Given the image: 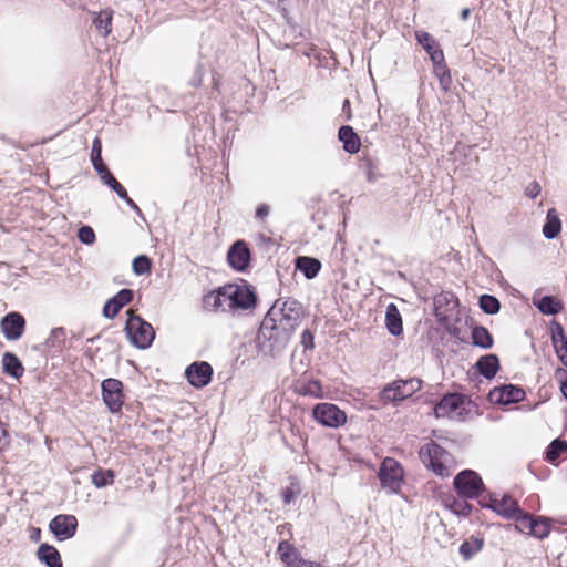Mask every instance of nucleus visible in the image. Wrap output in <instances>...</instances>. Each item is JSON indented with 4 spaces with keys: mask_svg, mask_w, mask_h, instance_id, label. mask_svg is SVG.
Here are the masks:
<instances>
[{
    "mask_svg": "<svg viewBox=\"0 0 567 567\" xmlns=\"http://www.w3.org/2000/svg\"><path fill=\"white\" fill-rule=\"evenodd\" d=\"M526 398L525 390L515 384H503L495 386L488 393V400L493 404L508 405L513 403H519Z\"/></svg>",
    "mask_w": 567,
    "mask_h": 567,
    "instance_id": "nucleus-13",
    "label": "nucleus"
},
{
    "mask_svg": "<svg viewBox=\"0 0 567 567\" xmlns=\"http://www.w3.org/2000/svg\"><path fill=\"white\" fill-rule=\"evenodd\" d=\"M124 330L131 343L137 349H148L155 339V330L152 324L131 311H127Z\"/></svg>",
    "mask_w": 567,
    "mask_h": 567,
    "instance_id": "nucleus-3",
    "label": "nucleus"
},
{
    "mask_svg": "<svg viewBox=\"0 0 567 567\" xmlns=\"http://www.w3.org/2000/svg\"><path fill=\"white\" fill-rule=\"evenodd\" d=\"M550 338L555 349V353L564 369H567V336L564 327L556 320L550 322Z\"/></svg>",
    "mask_w": 567,
    "mask_h": 567,
    "instance_id": "nucleus-20",
    "label": "nucleus"
},
{
    "mask_svg": "<svg viewBox=\"0 0 567 567\" xmlns=\"http://www.w3.org/2000/svg\"><path fill=\"white\" fill-rule=\"evenodd\" d=\"M419 457L426 468L441 477L450 476V470L446 463L451 460V454L436 442L432 441L424 444L419 452Z\"/></svg>",
    "mask_w": 567,
    "mask_h": 567,
    "instance_id": "nucleus-5",
    "label": "nucleus"
},
{
    "mask_svg": "<svg viewBox=\"0 0 567 567\" xmlns=\"http://www.w3.org/2000/svg\"><path fill=\"white\" fill-rule=\"evenodd\" d=\"M415 38L427 54L440 48L439 42L426 31H416Z\"/></svg>",
    "mask_w": 567,
    "mask_h": 567,
    "instance_id": "nucleus-46",
    "label": "nucleus"
},
{
    "mask_svg": "<svg viewBox=\"0 0 567 567\" xmlns=\"http://www.w3.org/2000/svg\"><path fill=\"white\" fill-rule=\"evenodd\" d=\"M102 400L111 413H118L124 404L123 383L107 378L101 383Z\"/></svg>",
    "mask_w": 567,
    "mask_h": 567,
    "instance_id": "nucleus-10",
    "label": "nucleus"
},
{
    "mask_svg": "<svg viewBox=\"0 0 567 567\" xmlns=\"http://www.w3.org/2000/svg\"><path fill=\"white\" fill-rule=\"evenodd\" d=\"M102 157V143L99 137H95L92 143L91 161Z\"/></svg>",
    "mask_w": 567,
    "mask_h": 567,
    "instance_id": "nucleus-55",
    "label": "nucleus"
},
{
    "mask_svg": "<svg viewBox=\"0 0 567 567\" xmlns=\"http://www.w3.org/2000/svg\"><path fill=\"white\" fill-rule=\"evenodd\" d=\"M113 14L114 11L111 8L103 9L99 12H92V23L103 38H106L112 32Z\"/></svg>",
    "mask_w": 567,
    "mask_h": 567,
    "instance_id": "nucleus-25",
    "label": "nucleus"
},
{
    "mask_svg": "<svg viewBox=\"0 0 567 567\" xmlns=\"http://www.w3.org/2000/svg\"><path fill=\"white\" fill-rule=\"evenodd\" d=\"M468 498H455L447 499L445 506L455 515L468 517L473 511V505L467 502Z\"/></svg>",
    "mask_w": 567,
    "mask_h": 567,
    "instance_id": "nucleus-36",
    "label": "nucleus"
},
{
    "mask_svg": "<svg viewBox=\"0 0 567 567\" xmlns=\"http://www.w3.org/2000/svg\"><path fill=\"white\" fill-rule=\"evenodd\" d=\"M470 16V9H463L462 12H461V18L463 20L467 19V17Z\"/></svg>",
    "mask_w": 567,
    "mask_h": 567,
    "instance_id": "nucleus-60",
    "label": "nucleus"
},
{
    "mask_svg": "<svg viewBox=\"0 0 567 567\" xmlns=\"http://www.w3.org/2000/svg\"><path fill=\"white\" fill-rule=\"evenodd\" d=\"M270 213V208L267 204H260L257 208H256V213H255V216L257 219H264L266 218Z\"/></svg>",
    "mask_w": 567,
    "mask_h": 567,
    "instance_id": "nucleus-57",
    "label": "nucleus"
},
{
    "mask_svg": "<svg viewBox=\"0 0 567 567\" xmlns=\"http://www.w3.org/2000/svg\"><path fill=\"white\" fill-rule=\"evenodd\" d=\"M433 72L439 80L441 90L445 93L449 92L452 85V76L449 66L446 64L436 66L433 69Z\"/></svg>",
    "mask_w": 567,
    "mask_h": 567,
    "instance_id": "nucleus-43",
    "label": "nucleus"
},
{
    "mask_svg": "<svg viewBox=\"0 0 567 567\" xmlns=\"http://www.w3.org/2000/svg\"><path fill=\"white\" fill-rule=\"evenodd\" d=\"M451 315H445L442 317L436 318L437 322L446 330V332L457 339L463 341L462 338V328L458 326L461 318L456 317L454 320H452Z\"/></svg>",
    "mask_w": 567,
    "mask_h": 567,
    "instance_id": "nucleus-38",
    "label": "nucleus"
},
{
    "mask_svg": "<svg viewBox=\"0 0 567 567\" xmlns=\"http://www.w3.org/2000/svg\"><path fill=\"white\" fill-rule=\"evenodd\" d=\"M133 272L137 276L146 275L152 269V260L146 255H138L132 261Z\"/></svg>",
    "mask_w": 567,
    "mask_h": 567,
    "instance_id": "nucleus-45",
    "label": "nucleus"
},
{
    "mask_svg": "<svg viewBox=\"0 0 567 567\" xmlns=\"http://www.w3.org/2000/svg\"><path fill=\"white\" fill-rule=\"evenodd\" d=\"M293 333L276 319L265 316L256 337L257 349L264 355L278 358L287 349Z\"/></svg>",
    "mask_w": 567,
    "mask_h": 567,
    "instance_id": "nucleus-1",
    "label": "nucleus"
},
{
    "mask_svg": "<svg viewBox=\"0 0 567 567\" xmlns=\"http://www.w3.org/2000/svg\"><path fill=\"white\" fill-rule=\"evenodd\" d=\"M250 260L251 254L244 240H237L230 246L227 252V261L233 269L245 271L249 267Z\"/></svg>",
    "mask_w": 567,
    "mask_h": 567,
    "instance_id": "nucleus-18",
    "label": "nucleus"
},
{
    "mask_svg": "<svg viewBox=\"0 0 567 567\" xmlns=\"http://www.w3.org/2000/svg\"><path fill=\"white\" fill-rule=\"evenodd\" d=\"M472 343L481 349H491L494 344V339L485 327L475 326L472 328Z\"/></svg>",
    "mask_w": 567,
    "mask_h": 567,
    "instance_id": "nucleus-32",
    "label": "nucleus"
},
{
    "mask_svg": "<svg viewBox=\"0 0 567 567\" xmlns=\"http://www.w3.org/2000/svg\"><path fill=\"white\" fill-rule=\"evenodd\" d=\"M458 307V299L452 292H442L434 297L435 318L452 315Z\"/></svg>",
    "mask_w": 567,
    "mask_h": 567,
    "instance_id": "nucleus-21",
    "label": "nucleus"
},
{
    "mask_svg": "<svg viewBox=\"0 0 567 567\" xmlns=\"http://www.w3.org/2000/svg\"><path fill=\"white\" fill-rule=\"evenodd\" d=\"M535 515L529 513H524L520 509V514H517L513 519L516 522V529L520 533H525L527 535H530L532 527L534 524Z\"/></svg>",
    "mask_w": 567,
    "mask_h": 567,
    "instance_id": "nucleus-44",
    "label": "nucleus"
},
{
    "mask_svg": "<svg viewBox=\"0 0 567 567\" xmlns=\"http://www.w3.org/2000/svg\"><path fill=\"white\" fill-rule=\"evenodd\" d=\"M295 267L297 270L302 272L307 279H313L318 276L321 269V262L319 259L309 256H298L295 259Z\"/></svg>",
    "mask_w": 567,
    "mask_h": 567,
    "instance_id": "nucleus-27",
    "label": "nucleus"
},
{
    "mask_svg": "<svg viewBox=\"0 0 567 567\" xmlns=\"http://www.w3.org/2000/svg\"><path fill=\"white\" fill-rule=\"evenodd\" d=\"M102 182L107 185L113 192L116 193V195L118 197L121 196H124L125 193H126V189L124 188V186L113 176V174L111 175H105V176H102Z\"/></svg>",
    "mask_w": 567,
    "mask_h": 567,
    "instance_id": "nucleus-48",
    "label": "nucleus"
},
{
    "mask_svg": "<svg viewBox=\"0 0 567 567\" xmlns=\"http://www.w3.org/2000/svg\"><path fill=\"white\" fill-rule=\"evenodd\" d=\"M429 55L433 63V69H435L436 66L446 64L444 53H443V50L441 49V47L437 48L436 50L433 49V52H430Z\"/></svg>",
    "mask_w": 567,
    "mask_h": 567,
    "instance_id": "nucleus-52",
    "label": "nucleus"
},
{
    "mask_svg": "<svg viewBox=\"0 0 567 567\" xmlns=\"http://www.w3.org/2000/svg\"><path fill=\"white\" fill-rule=\"evenodd\" d=\"M567 452V441L563 439H555L550 442V444L547 446L545 452V458L547 462L551 464H556L557 460L560 457L561 454Z\"/></svg>",
    "mask_w": 567,
    "mask_h": 567,
    "instance_id": "nucleus-37",
    "label": "nucleus"
},
{
    "mask_svg": "<svg viewBox=\"0 0 567 567\" xmlns=\"http://www.w3.org/2000/svg\"><path fill=\"white\" fill-rule=\"evenodd\" d=\"M265 316H270V318L276 319L286 329L295 332L301 322L302 306L292 298H288L282 302L277 300Z\"/></svg>",
    "mask_w": 567,
    "mask_h": 567,
    "instance_id": "nucleus-4",
    "label": "nucleus"
},
{
    "mask_svg": "<svg viewBox=\"0 0 567 567\" xmlns=\"http://www.w3.org/2000/svg\"><path fill=\"white\" fill-rule=\"evenodd\" d=\"M491 494H492V493H489V494H487V495H484V496H483V495H481V496H480V498H478V501H480L481 498H485L486 503H489V495H491Z\"/></svg>",
    "mask_w": 567,
    "mask_h": 567,
    "instance_id": "nucleus-62",
    "label": "nucleus"
},
{
    "mask_svg": "<svg viewBox=\"0 0 567 567\" xmlns=\"http://www.w3.org/2000/svg\"><path fill=\"white\" fill-rule=\"evenodd\" d=\"M434 414L436 417H453L464 422L478 414V406L464 394L446 393L435 404Z\"/></svg>",
    "mask_w": 567,
    "mask_h": 567,
    "instance_id": "nucleus-2",
    "label": "nucleus"
},
{
    "mask_svg": "<svg viewBox=\"0 0 567 567\" xmlns=\"http://www.w3.org/2000/svg\"><path fill=\"white\" fill-rule=\"evenodd\" d=\"M422 386V380L417 378H410L406 380H395L385 385L381 391V399L383 402L396 403L401 402L415 392Z\"/></svg>",
    "mask_w": 567,
    "mask_h": 567,
    "instance_id": "nucleus-8",
    "label": "nucleus"
},
{
    "mask_svg": "<svg viewBox=\"0 0 567 567\" xmlns=\"http://www.w3.org/2000/svg\"><path fill=\"white\" fill-rule=\"evenodd\" d=\"M300 343L305 350H312L315 348V336L309 329L302 331Z\"/></svg>",
    "mask_w": 567,
    "mask_h": 567,
    "instance_id": "nucleus-51",
    "label": "nucleus"
},
{
    "mask_svg": "<svg viewBox=\"0 0 567 567\" xmlns=\"http://www.w3.org/2000/svg\"><path fill=\"white\" fill-rule=\"evenodd\" d=\"M404 471L393 457H385L379 468L378 477L382 488L390 493H398L403 483Z\"/></svg>",
    "mask_w": 567,
    "mask_h": 567,
    "instance_id": "nucleus-9",
    "label": "nucleus"
},
{
    "mask_svg": "<svg viewBox=\"0 0 567 567\" xmlns=\"http://www.w3.org/2000/svg\"><path fill=\"white\" fill-rule=\"evenodd\" d=\"M313 419L323 426L337 429L347 422L346 413L332 403H318L312 409Z\"/></svg>",
    "mask_w": 567,
    "mask_h": 567,
    "instance_id": "nucleus-11",
    "label": "nucleus"
},
{
    "mask_svg": "<svg viewBox=\"0 0 567 567\" xmlns=\"http://www.w3.org/2000/svg\"><path fill=\"white\" fill-rule=\"evenodd\" d=\"M25 318L18 311H10L0 320V330L9 341L19 340L25 331Z\"/></svg>",
    "mask_w": 567,
    "mask_h": 567,
    "instance_id": "nucleus-14",
    "label": "nucleus"
},
{
    "mask_svg": "<svg viewBox=\"0 0 567 567\" xmlns=\"http://www.w3.org/2000/svg\"><path fill=\"white\" fill-rule=\"evenodd\" d=\"M115 472L113 470H102L93 472L91 482L96 488H103L114 483Z\"/></svg>",
    "mask_w": 567,
    "mask_h": 567,
    "instance_id": "nucleus-39",
    "label": "nucleus"
},
{
    "mask_svg": "<svg viewBox=\"0 0 567 567\" xmlns=\"http://www.w3.org/2000/svg\"><path fill=\"white\" fill-rule=\"evenodd\" d=\"M535 306L542 312L546 316H555L559 313L564 305L563 302L555 296H543L539 300L534 301Z\"/></svg>",
    "mask_w": 567,
    "mask_h": 567,
    "instance_id": "nucleus-31",
    "label": "nucleus"
},
{
    "mask_svg": "<svg viewBox=\"0 0 567 567\" xmlns=\"http://www.w3.org/2000/svg\"><path fill=\"white\" fill-rule=\"evenodd\" d=\"M453 486L457 495L463 498L478 499L485 492L483 480L473 470H463L457 473Z\"/></svg>",
    "mask_w": 567,
    "mask_h": 567,
    "instance_id": "nucleus-7",
    "label": "nucleus"
},
{
    "mask_svg": "<svg viewBox=\"0 0 567 567\" xmlns=\"http://www.w3.org/2000/svg\"><path fill=\"white\" fill-rule=\"evenodd\" d=\"M40 537H41V529L38 527H32L31 534H30V539L32 542H39Z\"/></svg>",
    "mask_w": 567,
    "mask_h": 567,
    "instance_id": "nucleus-58",
    "label": "nucleus"
},
{
    "mask_svg": "<svg viewBox=\"0 0 567 567\" xmlns=\"http://www.w3.org/2000/svg\"><path fill=\"white\" fill-rule=\"evenodd\" d=\"M385 327L388 331L394 337H398L403 332L402 317L394 303L386 306Z\"/></svg>",
    "mask_w": 567,
    "mask_h": 567,
    "instance_id": "nucleus-29",
    "label": "nucleus"
},
{
    "mask_svg": "<svg viewBox=\"0 0 567 567\" xmlns=\"http://www.w3.org/2000/svg\"><path fill=\"white\" fill-rule=\"evenodd\" d=\"M478 504L481 507L492 509L497 515L506 519H512L517 514H520V507L518 503L508 494H504L502 499H498L496 494H491L489 503H486L485 498H481Z\"/></svg>",
    "mask_w": 567,
    "mask_h": 567,
    "instance_id": "nucleus-12",
    "label": "nucleus"
},
{
    "mask_svg": "<svg viewBox=\"0 0 567 567\" xmlns=\"http://www.w3.org/2000/svg\"><path fill=\"white\" fill-rule=\"evenodd\" d=\"M561 231V221L555 208H549L546 214L545 224L543 225V236L546 239H555Z\"/></svg>",
    "mask_w": 567,
    "mask_h": 567,
    "instance_id": "nucleus-28",
    "label": "nucleus"
},
{
    "mask_svg": "<svg viewBox=\"0 0 567 567\" xmlns=\"http://www.w3.org/2000/svg\"><path fill=\"white\" fill-rule=\"evenodd\" d=\"M550 534V519L545 516H535L530 536L544 539Z\"/></svg>",
    "mask_w": 567,
    "mask_h": 567,
    "instance_id": "nucleus-40",
    "label": "nucleus"
},
{
    "mask_svg": "<svg viewBox=\"0 0 567 567\" xmlns=\"http://www.w3.org/2000/svg\"><path fill=\"white\" fill-rule=\"evenodd\" d=\"M78 529V519L74 515L59 514L49 523V530L59 542L71 539Z\"/></svg>",
    "mask_w": 567,
    "mask_h": 567,
    "instance_id": "nucleus-15",
    "label": "nucleus"
},
{
    "mask_svg": "<svg viewBox=\"0 0 567 567\" xmlns=\"http://www.w3.org/2000/svg\"><path fill=\"white\" fill-rule=\"evenodd\" d=\"M2 370L3 373L14 379H20L23 375L24 368L21 360L12 352H4L2 355Z\"/></svg>",
    "mask_w": 567,
    "mask_h": 567,
    "instance_id": "nucleus-30",
    "label": "nucleus"
},
{
    "mask_svg": "<svg viewBox=\"0 0 567 567\" xmlns=\"http://www.w3.org/2000/svg\"><path fill=\"white\" fill-rule=\"evenodd\" d=\"M91 162H92L93 168L96 171V173L99 174L101 179H102V176L111 175L112 174L109 171V168L105 165V163L103 162L102 157L96 158V159H92Z\"/></svg>",
    "mask_w": 567,
    "mask_h": 567,
    "instance_id": "nucleus-53",
    "label": "nucleus"
},
{
    "mask_svg": "<svg viewBox=\"0 0 567 567\" xmlns=\"http://www.w3.org/2000/svg\"><path fill=\"white\" fill-rule=\"evenodd\" d=\"M78 238L84 245H93L96 240L93 228L87 225L81 226L79 228Z\"/></svg>",
    "mask_w": 567,
    "mask_h": 567,
    "instance_id": "nucleus-47",
    "label": "nucleus"
},
{
    "mask_svg": "<svg viewBox=\"0 0 567 567\" xmlns=\"http://www.w3.org/2000/svg\"><path fill=\"white\" fill-rule=\"evenodd\" d=\"M301 494L300 482L296 476H289V485L281 491L285 505H290Z\"/></svg>",
    "mask_w": 567,
    "mask_h": 567,
    "instance_id": "nucleus-41",
    "label": "nucleus"
},
{
    "mask_svg": "<svg viewBox=\"0 0 567 567\" xmlns=\"http://www.w3.org/2000/svg\"><path fill=\"white\" fill-rule=\"evenodd\" d=\"M484 545V539L481 537H470L464 540L458 548L461 556L464 560L471 559L475 554L482 550Z\"/></svg>",
    "mask_w": 567,
    "mask_h": 567,
    "instance_id": "nucleus-35",
    "label": "nucleus"
},
{
    "mask_svg": "<svg viewBox=\"0 0 567 567\" xmlns=\"http://www.w3.org/2000/svg\"><path fill=\"white\" fill-rule=\"evenodd\" d=\"M342 111H343V112H350V102H349V100H348V99H346V100L343 101Z\"/></svg>",
    "mask_w": 567,
    "mask_h": 567,
    "instance_id": "nucleus-59",
    "label": "nucleus"
},
{
    "mask_svg": "<svg viewBox=\"0 0 567 567\" xmlns=\"http://www.w3.org/2000/svg\"><path fill=\"white\" fill-rule=\"evenodd\" d=\"M204 68L202 63H197L193 76L189 79V85L193 87H199L203 83Z\"/></svg>",
    "mask_w": 567,
    "mask_h": 567,
    "instance_id": "nucleus-50",
    "label": "nucleus"
},
{
    "mask_svg": "<svg viewBox=\"0 0 567 567\" xmlns=\"http://www.w3.org/2000/svg\"><path fill=\"white\" fill-rule=\"evenodd\" d=\"M228 309L252 310L257 306L258 297L252 285L246 280L240 284H227Z\"/></svg>",
    "mask_w": 567,
    "mask_h": 567,
    "instance_id": "nucleus-6",
    "label": "nucleus"
},
{
    "mask_svg": "<svg viewBox=\"0 0 567 567\" xmlns=\"http://www.w3.org/2000/svg\"><path fill=\"white\" fill-rule=\"evenodd\" d=\"M277 551L286 567H323L319 561L305 559L300 551L287 540L279 543Z\"/></svg>",
    "mask_w": 567,
    "mask_h": 567,
    "instance_id": "nucleus-16",
    "label": "nucleus"
},
{
    "mask_svg": "<svg viewBox=\"0 0 567 567\" xmlns=\"http://www.w3.org/2000/svg\"><path fill=\"white\" fill-rule=\"evenodd\" d=\"M475 368L485 379L492 380L495 378L501 368L499 359L494 353L482 355L476 361Z\"/></svg>",
    "mask_w": 567,
    "mask_h": 567,
    "instance_id": "nucleus-22",
    "label": "nucleus"
},
{
    "mask_svg": "<svg viewBox=\"0 0 567 567\" xmlns=\"http://www.w3.org/2000/svg\"><path fill=\"white\" fill-rule=\"evenodd\" d=\"M37 558L47 567H63L61 555L59 550L47 543L39 546Z\"/></svg>",
    "mask_w": 567,
    "mask_h": 567,
    "instance_id": "nucleus-26",
    "label": "nucleus"
},
{
    "mask_svg": "<svg viewBox=\"0 0 567 567\" xmlns=\"http://www.w3.org/2000/svg\"><path fill=\"white\" fill-rule=\"evenodd\" d=\"M213 368L206 361H195L185 370L187 381L196 389L208 385L213 378Z\"/></svg>",
    "mask_w": 567,
    "mask_h": 567,
    "instance_id": "nucleus-17",
    "label": "nucleus"
},
{
    "mask_svg": "<svg viewBox=\"0 0 567 567\" xmlns=\"http://www.w3.org/2000/svg\"><path fill=\"white\" fill-rule=\"evenodd\" d=\"M296 392L302 396L322 398V386L318 380L299 381L296 385Z\"/></svg>",
    "mask_w": 567,
    "mask_h": 567,
    "instance_id": "nucleus-34",
    "label": "nucleus"
},
{
    "mask_svg": "<svg viewBox=\"0 0 567 567\" xmlns=\"http://www.w3.org/2000/svg\"><path fill=\"white\" fill-rule=\"evenodd\" d=\"M339 141L343 144V150L349 154H355L360 151L361 142L353 127L342 125L338 132Z\"/></svg>",
    "mask_w": 567,
    "mask_h": 567,
    "instance_id": "nucleus-23",
    "label": "nucleus"
},
{
    "mask_svg": "<svg viewBox=\"0 0 567 567\" xmlns=\"http://www.w3.org/2000/svg\"><path fill=\"white\" fill-rule=\"evenodd\" d=\"M228 300L227 285L218 287L217 289L206 293L203 297V306L210 311H217L223 308L224 302Z\"/></svg>",
    "mask_w": 567,
    "mask_h": 567,
    "instance_id": "nucleus-24",
    "label": "nucleus"
},
{
    "mask_svg": "<svg viewBox=\"0 0 567 567\" xmlns=\"http://www.w3.org/2000/svg\"><path fill=\"white\" fill-rule=\"evenodd\" d=\"M555 377L560 383V392L563 396L567 400V369L557 368Z\"/></svg>",
    "mask_w": 567,
    "mask_h": 567,
    "instance_id": "nucleus-49",
    "label": "nucleus"
},
{
    "mask_svg": "<svg viewBox=\"0 0 567 567\" xmlns=\"http://www.w3.org/2000/svg\"><path fill=\"white\" fill-rule=\"evenodd\" d=\"M99 338H100V336H95V337L89 338L87 342L89 343H94Z\"/></svg>",
    "mask_w": 567,
    "mask_h": 567,
    "instance_id": "nucleus-61",
    "label": "nucleus"
},
{
    "mask_svg": "<svg viewBox=\"0 0 567 567\" xmlns=\"http://www.w3.org/2000/svg\"><path fill=\"white\" fill-rule=\"evenodd\" d=\"M65 341L66 330L63 327L53 328L44 341V347L55 352L61 351L65 347Z\"/></svg>",
    "mask_w": 567,
    "mask_h": 567,
    "instance_id": "nucleus-33",
    "label": "nucleus"
},
{
    "mask_svg": "<svg viewBox=\"0 0 567 567\" xmlns=\"http://www.w3.org/2000/svg\"><path fill=\"white\" fill-rule=\"evenodd\" d=\"M478 306L487 315H496L501 309L499 300L492 295L484 293L478 299Z\"/></svg>",
    "mask_w": 567,
    "mask_h": 567,
    "instance_id": "nucleus-42",
    "label": "nucleus"
},
{
    "mask_svg": "<svg viewBox=\"0 0 567 567\" xmlns=\"http://www.w3.org/2000/svg\"><path fill=\"white\" fill-rule=\"evenodd\" d=\"M120 198H121V199H123V200L126 203V205H127L128 207H131V208H132V209H133V210H134L138 216H142V215H143V213H142L141 208H140V207L136 205V203H135V202H134V200L128 196L127 192L125 193V195H124V196H121Z\"/></svg>",
    "mask_w": 567,
    "mask_h": 567,
    "instance_id": "nucleus-56",
    "label": "nucleus"
},
{
    "mask_svg": "<svg viewBox=\"0 0 567 567\" xmlns=\"http://www.w3.org/2000/svg\"><path fill=\"white\" fill-rule=\"evenodd\" d=\"M542 192L540 184L537 181L530 182L525 187V195L532 199L536 198Z\"/></svg>",
    "mask_w": 567,
    "mask_h": 567,
    "instance_id": "nucleus-54",
    "label": "nucleus"
},
{
    "mask_svg": "<svg viewBox=\"0 0 567 567\" xmlns=\"http://www.w3.org/2000/svg\"><path fill=\"white\" fill-rule=\"evenodd\" d=\"M134 298V291L128 288L121 289L116 295L107 299L103 307V316L107 319L115 318L122 308Z\"/></svg>",
    "mask_w": 567,
    "mask_h": 567,
    "instance_id": "nucleus-19",
    "label": "nucleus"
}]
</instances>
